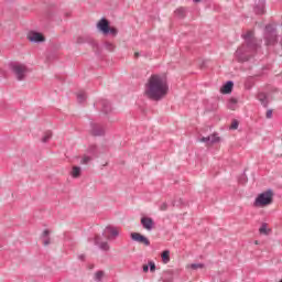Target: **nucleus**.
I'll use <instances>...</instances> for the list:
<instances>
[{"mask_svg":"<svg viewBox=\"0 0 282 282\" xmlns=\"http://www.w3.org/2000/svg\"><path fill=\"white\" fill-rule=\"evenodd\" d=\"M145 96L155 102L164 100L169 96V82L160 75H152L145 84Z\"/></svg>","mask_w":282,"mask_h":282,"instance_id":"obj_1","label":"nucleus"},{"mask_svg":"<svg viewBox=\"0 0 282 282\" xmlns=\"http://www.w3.org/2000/svg\"><path fill=\"white\" fill-rule=\"evenodd\" d=\"M245 44L239 47L235 56L239 63H246V61H250V56L257 52L259 48V43H257V39H254V32L249 31L243 35Z\"/></svg>","mask_w":282,"mask_h":282,"instance_id":"obj_2","label":"nucleus"},{"mask_svg":"<svg viewBox=\"0 0 282 282\" xmlns=\"http://www.w3.org/2000/svg\"><path fill=\"white\" fill-rule=\"evenodd\" d=\"M273 197L274 193L272 192V189H267L265 192H262L256 197L253 202L254 208H265V206H270V204H272Z\"/></svg>","mask_w":282,"mask_h":282,"instance_id":"obj_3","label":"nucleus"},{"mask_svg":"<svg viewBox=\"0 0 282 282\" xmlns=\"http://www.w3.org/2000/svg\"><path fill=\"white\" fill-rule=\"evenodd\" d=\"M9 67L11 72H13L18 80H25V75L28 74V67L25 65L19 63H11Z\"/></svg>","mask_w":282,"mask_h":282,"instance_id":"obj_4","label":"nucleus"},{"mask_svg":"<svg viewBox=\"0 0 282 282\" xmlns=\"http://www.w3.org/2000/svg\"><path fill=\"white\" fill-rule=\"evenodd\" d=\"M265 45H274L276 43V28L272 24H268L264 31Z\"/></svg>","mask_w":282,"mask_h":282,"instance_id":"obj_5","label":"nucleus"},{"mask_svg":"<svg viewBox=\"0 0 282 282\" xmlns=\"http://www.w3.org/2000/svg\"><path fill=\"white\" fill-rule=\"evenodd\" d=\"M76 43H77V45H83V43H88V45H91L93 50H95V51L98 50V42H96V40H94L89 35L77 36Z\"/></svg>","mask_w":282,"mask_h":282,"instance_id":"obj_6","label":"nucleus"},{"mask_svg":"<svg viewBox=\"0 0 282 282\" xmlns=\"http://www.w3.org/2000/svg\"><path fill=\"white\" fill-rule=\"evenodd\" d=\"M142 228L148 232L155 230V220L149 216H142Z\"/></svg>","mask_w":282,"mask_h":282,"instance_id":"obj_7","label":"nucleus"},{"mask_svg":"<svg viewBox=\"0 0 282 282\" xmlns=\"http://www.w3.org/2000/svg\"><path fill=\"white\" fill-rule=\"evenodd\" d=\"M28 39L31 43H45V36L43 33L31 31L28 34Z\"/></svg>","mask_w":282,"mask_h":282,"instance_id":"obj_8","label":"nucleus"},{"mask_svg":"<svg viewBox=\"0 0 282 282\" xmlns=\"http://www.w3.org/2000/svg\"><path fill=\"white\" fill-rule=\"evenodd\" d=\"M90 133L95 138L105 135V128L98 123H90Z\"/></svg>","mask_w":282,"mask_h":282,"instance_id":"obj_9","label":"nucleus"},{"mask_svg":"<svg viewBox=\"0 0 282 282\" xmlns=\"http://www.w3.org/2000/svg\"><path fill=\"white\" fill-rule=\"evenodd\" d=\"M220 138L217 135V133H214L209 137H203L202 139H199V142H204L205 144L209 145V144H217V142H220Z\"/></svg>","mask_w":282,"mask_h":282,"instance_id":"obj_10","label":"nucleus"},{"mask_svg":"<svg viewBox=\"0 0 282 282\" xmlns=\"http://www.w3.org/2000/svg\"><path fill=\"white\" fill-rule=\"evenodd\" d=\"M109 20L102 18L98 23H97V29L101 31L105 35L109 34Z\"/></svg>","mask_w":282,"mask_h":282,"instance_id":"obj_11","label":"nucleus"},{"mask_svg":"<svg viewBox=\"0 0 282 282\" xmlns=\"http://www.w3.org/2000/svg\"><path fill=\"white\" fill-rule=\"evenodd\" d=\"M232 87H235V83H232V80L227 82L220 88V94H231L232 93Z\"/></svg>","mask_w":282,"mask_h":282,"instance_id":"obj_12","label":"nucleus"},{"mask_svg":"<svg viewBox=\"0 0 282 282\" xmlns=\"http://www.w3.org/2000/svg\"><path fill=\"white\" fill-rule=\"evenodd\" d=\"M102 113H111V104L107 99L100 100Z\"/></svg>","mask_w":282,"mask_h":282,"instance_id":"obj_13","label":"nucleus"},{"mask_svg":"<svg viewBox=\"0 0 282 282\" xmlns=\"http://www.w3.org/2000/svg\"><path fill=\"white\" fill-rule=\"evenodd\" d=\"M95 246H99L100 250H104L105 252L109 251V243L100 242V236L95 237Z\"/></svg>","mask_w":282,"mask_h":282,"instance_id":"obj_14","label":"nucleus"},{"mask_svg":"<svg viewBox=\"0 0 282 282\" xmlns=\"http://www.w3.org/2000/svg\"><path fill=\"white\" fill-rule=\"evenodd\" d=\"M256 14H264L265 13V3L259 1L254 7Z\"/></svg>","mask_w":282,"mask_h":282,"instance_id":"obj_15","label":"nucleus"},{"mask_svg":"<svg viewBox=\"0 0 282 282\" xmlns=\"http://www.w3.org/2000/svg\"><path fill=\"white\" fill-rule=\"evenodd\" d=\"M83 173V170L80 169V166H73V170L70 172L72 177H74L75 180H77V177H80V174Z\"/></svg>","mask_w":282,"mask_h":282,"instance_id":"obj_16","label":"nucleus"},{"mask_svg":"<svg viewBox=\"0 0 282 282\" xmlns=\"http://www.w3.org/2000/svg\"><path fill=\"white\" fill-rule=\"evenodd\" d=\"M87 153H89L90 155H95V158H98V145L90 144L87 149Z\"/></svg>","mask_w":282,"mask_h":282,"instance_id":"obj_17","label":"nucleus"},{"mask_svg":"<svg viewBox=\"0 0 282 282\" xmlns=\"http://www.w3.org/2000/svg\"><path fill=\"white\" fill-rule=\"evenodd\" d=\"M42 237H43V245L44 246H50L51 243V239H50V230L48 229H45L42 234Z\"/></svg>","mask_w":282,"mask_h":282,"instance_id":"obj_18","label":"nucleus"},{"mask_svg":"<svg viewBox=\"0 0 282 282\" xmlns=\"http://www.w3.org/2000/svg\"><path fill=\"white\" fill-rule=\"evenodd\" d=\"M161 258L163 263H169V261H171V251L169 250L163 251L161 254Z\"/></svg>","mask_w":282,"mask_h":282,"instance_id":"obj_19","label":"nucleus"},{"mask_svg":"<svg viewBox=\"0 0 282 282\" xmlns=\"http://www.w3.org/2000/svg\"><path fill=\"white\" fill-rule=\"evenodd\" d=\"M85 100H87V93L80 90L79 93H77V101L79 104L85 102Z\"/></svg>","mask_w":282,"mask_h":282,"instance_id":"obj_20","label":"nucleus"},{"mask_svg":"<svg viewBox=\"0 0 282 282\" xmlns=\"http://www.w3.org/2000/svg\"><path fill=\"white\" fill-rule=\"evenodd\" d=\"M175 15L178 18V19H184V17H186V9L184 8H178L175 10Z\"/></svg>","mask_w":282,"mask_h":282,"instance_id":"obj_21","label":"nucleus"},{"mask_svg":"<svg viewBox=\"0 0 282 282\" xmlns=\"http://www.w3.org/2000/svg\"><path fill=\"white\" fill-rule=\"evenodd\" d=\"M130 237H131L132 241H138V243H142V236H141V234L131 232Z\"/></svg>","mask_w":282,"mask_h":282,"instance_id":"obj_22","label":"nucleus"},{"mask_svg":"<svg viewBox=\"0 0 282 282\" xmlns=\"http://www.w3.org/2000/svg\"><path fill=\"white\" fill-rule=\"evenodd\" d=\"M260 235H270V229H268V224H262L259 228Z\"/></svg>","mask_w":282,"mask_h":282,"instance_id":"obj_23","label":"nucleus"},{"mask_svg":"<svg viewBox=\"0 0 282 282\" xmlns=\"http://www.w3.org/2000/svg\"><path fill=\"white\" fill-rule=\"evenodd\" d=\"M106 230H108V232L112 236V237H118V235H120V232L118 231V229L116 227H110L108 226L106 228Z\"/></svg>","mask_w":282,"mask_h":282,"instance_id":"obj_24","label":"nucleus"},{"mask_svg":"<svg viewBox=\"0 0 282 282\" xmlns=\"http://www.w3.org/2000/svg\"><path fill=\"white\" fill-rule=\"evenodd\" d=\"M105 279V271H97L95 273V281L100 282Z\"/></svg>","mask_w":282,"mask_h":282,"instance_id":"obj_25","label":"nucleus"},{"mask_svg":"<svg viewBox=\"0 0 282 282\" xmlns=\"http://www.w3.org/2000/svg\"><path fill=\"white\" fill-rule=\"evenodd\" d=\"M104 45L108 52H113V50H116V45H113L111 42H105Z\"/></svg>","mask_w":282,"mask_h":282,"instance_id":"obj_26","label":"nucleus"},{"mask_svg":"<svg viewBox=\"0 0 282 282\" xmlns=\"http://www.w3.org/2000/svg\"><path fill=\"white\" fill-rule=\"evenodd\" d=\"M51 139H52V131H46L44 137L42 138V142L44 143L50 142Z\"/></svg>","mask_w":282,"mask_h":282,"instance_id":"obj_27","label":"nucleus"},{"mask_svg":"<svg viewBox=\"0 0 282 282\" xmlns=\"http://www.w3.org/2000/svg\"><path fill=\"white\" fill-rule=\"evenodd\" d=\"M258 98H259L261 105H263V107H268V97H265L264 95H259Z\"/></svg>","mask_w":282,"mask_h":282,"instance_id":"obj_28","label":"nucleus"},{"mask_svg":"<svg viewBox=\"0 0 282 282\" xmlns=\"http://www.w3.org/2000/svg\"><path fill=\"white\" fill-rule=\"evenodd\" d=\"M91 156L89 155H84L80 160V164H88L89 162H91Z\"/></svg>","mask_w":282,"mask_h":282,"instance_id":"obj_29","label":"nucleus"},{"mask_svg":"<svg viewBox=\"0 0 282 282\" xmlns=\"http://www.w3.org/2000/svg\"><path fill=\"white\" fill-rule=\"evenodd\" d=\"M189 268L192 270H199V269L204 268V264H202V263H193V264L189 265Z\"/></svg>","mask_w":282,"mask_h":282,"instance_id":"obj_30","label":"nucleus"},{"mask_svg":"<svg viewBox=\"0 0 282 282\" xmlns=\"http://www.w3.org/2000/svg\"><path fill=\"white\" fill-rule=\"evenodd\" d=\"M109 34H111V36H117L118 35V29L109 26Z\"/></svg>","mask_w":282,"mask_h":282,"instance_id":"obj_31","label":"nucleus"},{"mask_svg":"<svg viewBox=\"0 0 282 282\" xmlns=\"http://www.w3.org/2000/svg\"><path fill=\"white\" fill-rule=\"evenodd\" d=\"M148 267H149L150 272H152V273L155 272V262L150 261L148 263Z\"/></svg>","mask_w":282,"mask_h":282,"instance_id":"obj_32","label":"nucleus"},{"mask_svg":"<svg viewBox=\"0 0 282 282\" xmlns=\"http://www.w3.org/2000/svg\"><path fill=\"white\" fill-rule=\"evenodd\" d=\"M230 129H239V121L234 120L231 126H230Z\"/></svg>","mask_w":282,"mask_h":282,"instance_id":"obj_33","label":"nucleus"},{"mask_svg":"<svg viewBox=\"0 0 282 282\" xmlns=\"http://www.w3.org/2000/svg\"><path fill=\"white\" fill-rule=\"evenodd\" d=\"M142 243H143L144 246H151V241H149V238H147V237H144V236H142Z\"/></svg>","mask_w":282,"mask_h":282,"instance_id":"obj_34","label":"nucleus"},{"mask_svg":"<svg viewBox=\"0 0 282 282\" xmlns=\"http://www.w3.org/2000/svg\"><path fill=\"white\" fill-rule=\"evenodd\" d=\"M232 105H237V99L229 100V109H234Z\"/></svg>","mask_w":282,"mask_h":282,"instance_id":"obj_35","label":"nucleus"},{"mask_svg":"<svg viewBox=\"0 0 282 282\" xmlns=\"http://www.w3.org/2000/svg\"><path fill=\"white\" fill-rule=\"evenodd\" d=\"M161 210H166V208H169V205L166 203H163L161 206H160Z\"/></svg>","mask_w":282,"mask_h":282,"instance_id":"obj_36","label":"nucleus"},{"mask_svg":"<svg viewBox=\"0 0 282 282\" xmlns=\"http://www.w3.org/2000/svg\"><path fill=\"white\" fill-rule=\"evenodd\" d=\"M267 118H268V119L272 118V109H269V110L267 111Z\"/></svg>","mask_w":282,"mask_h":282,"instance_id":"obj_37","label":"nucleus"},{"mask_svg":"<svg viewBox=\"0 0 282 282\" xmlns=\"http://www.w3.org/2000/svg\"><path fill=\"white\" fill-rule=\"evenodd\" d=\"M86 256L84 253L78 256L79 261H85Z\"/></svg>","mask_w":282,"mask_h":282,"instance_id":"obj_38","label":"nucleus"},{"mask_svg":"<svg viewBox=\"0 0 282 282\" xmlns=\"http://www.w3.org/2000/svg\"><path fill=\"white\" fill-rule=\"evenodd\" d=\"M142 270L143 272H149V264L143 265Z\"/></svg>","mask_w":282,"mask_h":282,"instance_id":"obj_39","label":"nucleus"},{"mask_svg":"<svg viewBox=\"0 0 282 282\" xmlns=\"http://www.w3.org/2000/svg\"><path fill=\"white\" fill-rule=\"evenodd\" d=\"M134 58H140V52L134 53Z\"/></svg>","mask_w":282,"mask_h":282,"instance_id":"obj_40","label":"nucleus"},{"mask_svg":"<svg viewBox=\"0 0 282 282\" xmlns=\"http://www.w3.org/2000/svg\"><path fill=\"white\" fill-rule=\"evenodd\" d=\"M180 204H182V199H180V203L174 202V206H180Z\"/></svg>","mask_w":282,"mask_h":282,"instance_id":"obj_41","label":"nucleus"},{"mask_svg":"<svg viewBox=\"0 0 282 282\" xmlns=\"http://www.w3.org/2000/svg\"><path fill=\"white\" fill-rule=\"evenodd\" d=\"M194 1V3H199V1H202V0H193Z\"/></svg>","mask_w":282,"mask_h":282,"instance_id":"obj_42","label":"nucleus"}]
</instances>
